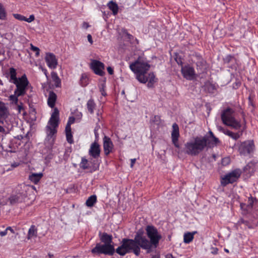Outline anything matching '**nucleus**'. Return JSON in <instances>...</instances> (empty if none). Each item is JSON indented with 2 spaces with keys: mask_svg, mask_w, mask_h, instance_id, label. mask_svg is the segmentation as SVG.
Instances as JSON below:
<instances>
[{
  "mask_svg": "<svg viewBox=\"0 0 258 258\" xmlns=\"http://www.w3.org/2000/svg\"><path fill=\"white\" fill-rule=\"evenodd\" d=\"M91 165H90L88 160L85 157H82L81 161L79 164L80 168L83 170H89L90 172H94L99 169L100 163L97 161L93 160L91 162Z\"/></svg>",
  "mask_w": 258,
  "mask_h": 258,
  "instance_id": "11",
  "label": "nucleus"
},
{
  "mask_svg": "<svg viewBox=\"0 0 258 258\" xmlns=\"http://www.w3.org/2000/svg\"><path fill=\"white\" fill-rule=\"evenodd\" d=\"M100 240L104 244H111L112 242V235H109L106 233H103L100 236Z\"/></svg>",
  "mask_w": 258,
  "mask_h": 258,
  "instance_id": "24",
  "label": "nucleus"
},
{
  "mask_svg": "<svg viewBox=\"0 0 258 258\" xmlns=\"http://www.w3.org/2000/svg\"><path fill=\"white\" fill-rule=\"evenodd\" d=\"M43 176L42 173H33L29 176V180L34 184H37Z\"/></svg>",
  "mask_w": 258,
  "mask_h": 258,
  "instance_id": "22",
  "label": "nucleus"
},
{
  "mask_svg": "<svg viewBox=\"0 0 258 258\" xmlns=\"http://www.w3.org/2000/svg\"><path fill=\"white\" fill-rule=\"evenodd\" d=\"M66 131V138L68 142L70 144H72L74 142L73 139V135L72 134V131L71 129L70 130V131L69 130L65 129Z\"/></svg>",
  "mask_w": 258,
  "mask_h": 258,
  "instance_id": "35",
  "label": "nucleus"
},
{
  "mask_svg": "<svg viewBox=\"0 0 258 258\" xmlns=\"http://www.w3.org/2000/svg\"><path fill=\"white\" fill-rule=\"evenodd\" d=\"M230 161H231L230 158L228 157H226L223 158L222 159L221 163H222V165H223V166H227L230 164Z\"/></svg>",
  "mask_w": 258,
  "mask_h": 258,
  "instance_id": "41",
  "label": "nucleus"
},
{
  "mask_svg": "<svg viewBox=\"0 0 258 258\" xmlns=\"http://www.w3.org/2000/svg\"><path fill=\"white\" fill-rule=\"evenodd\" d=\"M179 137V131L178 125L174 123L172 125V131L171 132L172 142L175 147L179 148L178 138Z\"/></svg>",
  "mask_w": 258,
  "mask_h": 258,
  "instance_id": "16",
  "label": "nucleus"
},
{
  "mask_svg": "<svg viewBox=\"0 0 258 258\" xmlns=\"http://www.w3.org/2000/svg\"><path fill=\"white\" fill-rule=\"evenodd\" d=\"M44 73L46 77L47 78L48 77V76H47V70L46 69L44 70Z\"/></svg>",
  "mask_w": 258,
  "mask_h": 258,
  "instance_id": "56",
  "label": "nucleus"
},
{
  "mask_svg": "<svg viewBox=\"0 0 258 258\" xmlns=\"http://www.w3.org/2000/svg\"><path fill=\"white\" fill-rule=\"evenodd\" d=\"M56 98L57 96L54 92L53 91H50L49 93L48 97L47 99V104L50 107L53 108L54 106Z\"/></svg>",
  "mask_w": 258,
  "mask_h": 258,
  "instance_id": "21",
  "label": "nucleus"
},
{
  "mask_svg": "<svg viewBox=\"0 0 258 258\" xmlns=\"http://www.w3.org/2000/svg\"><path fill=\"white\" fill-rule=\"evenodd\" d=\"M256 162L254 161H250L247 164V165L245 166V169H248L249 168H250L251 166H254L255 164H256Z\"/></svg>",
  "mask_w": 258,
  "mask_h": 258,
  "instance_id": "43",
  "label": "nucleus"
},
{
  "mask_svg": "<svg viewBox=\"0 0 258 258\" xmlns=\"http://www.w3.org/2000/svg\"><path fill=\"white\" fill-rule=\"evenodd\" d=\"M9 82L16 86L14 94L10 95L9 99L13 103L18 104V97L26 94L30 83L26 74L17 78L16 70L13 67L9 69Z\"/></svg>",
  "mask_w": 258,
  "mask_h": 258,
  "instance_id": "3",
  "label": "nucleus"
},
{
  "mask_svg": "<svg viewBox=\"0 0 258 258\" xmlns=\"http://www.w3.org/2000/svg\"><path fill=\"white\" fill-rule=\"evenodd\" d=\"M136 159L135 158L134 159H132L131 160V167H133L136 162Z\"/></svg>",
  "mask_w": 258,
  "mask_h": 258,
  "instance_id": "49",
  "label": "nucleus"
},
{
  "mask_svg": "<svg viewBox=\"0 0 258 258\" xmlns=\"http://www.w3.org/2000/svg\"><path fill=\"white\" fill-rule=\"evenodd\" d=\"M90 68L96 75L103 76L105 74L104 64L99 60H93L90 64Z\"/></svg>",
  "mask_w": 258,
  "mask_h": 258,
  "instance_id": "13",
  "label": "nucleus"
},
{
  "mask_svg": "<svg viewBox=\"0 0 258 258\" xmlns=\"http://www.w3.org/2000/svg\"><path fill=\"white\" fill-rule=\"evenodd\" d=\"M122 32L123 34L126 36L127 38L128 39V41L130 42L131 43L133 44H139V41L138 40L135 38L134 36H133L132 34L128 33L127 30L123 29L122 30Z\"/></svg>",
  "mask_w": 258,
  "mask_h": 258,
  "instance_id": "23",
  "label": "nucleus"
},
{
  "mask_svg": "<svg viewBox=\"0 0 258 258\" xmlns=\"http://www.w3.org/2000/svg\"><path fill=\"white\" fill-rule=\"evenodd\" d=\"M45 60L48 67L51 69H55L58 64L57 59L55 55L51 52L46 53Z\"/></svg>",
  "mask_w": 258,
  "mask_h": 258,
  "instance_id": "15",
  "label": "nucleus"
},
{
  "mask_svg": "<svg viewBox=\"0 0 258 258\" xmlns=\"http://www.w3.org/2000/svg\"><path fill=\"white\" fill-rule=\"evenodd\" d=\"M0 85L3 86V81L0 79Z\"/></svg>",
  "mask_w": 258,
  "mask_h": 258,
  "instance_id": "59",
  "label": "nucleus"
},
{
  "mask_svg": "<svg viewBox=\"0 0 258 258\" xmlns=\"http://www.w3.org/2000/svg\"><path fill=\"white\" fill-rule=\"evenodd\" d=\"M51 77L52 82L54 83L56 87H59L61 86V81L57 74L56 72H52L51 73Z\"/></svg>",
  "mask_w": 258,
  "mask_h": 258,
  "instance_id": "27",
  "label": "nucleus"
},
{
  "mask_svg": "<svg viewBox=\"0 0 258 258\" xmlns=\"http://www.w3.org/2000/svg\"><path fill=\"white\" fill-rule=\"evenodd\" d=\"M7 109L4 104L0 103V118L7 116Z\"/></svg>",
  "mask_w": 258,
  "mask_h": 258,
  "instance_id": "34",
  "label": "nucleus"
},
{
  "mask_svg": "<svg viewBox=\"0 0 258 258\" xmlns=\"http://www.w3.org/2000/svg\"><path fill=\"white\" fill-rule=\"evenodd\" d=\"M101 152L100 146L99 144L95 141L91 144L89 150V154L98 162V158L100 157Z\"/></svg>",
  "mask_w": 258,
  "mask_h": 258,
  "instance_id": "14",
  "label": "nucleus"
},
{
  "mask_svg": "<svg viewBox=\"0 0 258 258\" xmlns=\"http://www.w3.org/2000/svg\"><path fill=\"white\" fill-rule=\"evenodd\" d=\"M7 231H8V230H7V228L4 231H1L0 232V235L2 237H3V236L6 235L7 234Z\"/></svg>",
  "mask_w": 258,
  "mask_h": 258,
  "instance_id": "47",
  "label": "nucleus"
},
{
  "mask_svg": "<svg viewBox=\"0 0 258 258\" xmlns=\"http://www.w3.org/2000/svg\"><path fill=\"white\" fill-rule=\"evenodd\" d=\"M242 132H241L240 133H239V132H238V133H233V132H232L231 135H230V137L233 140H237V139L240 138V137L242 136Z\"/></svg>",
  "mask_w": 258,
  "mask_h": 258,
  "instance_id": "39",
  "label": "nucleus"
},
{
  "mask_svg": "<svg viewBox=\"0 0 258 258\" xmlns=\"http://www.w3.org/2000/svg\"><path fill=\"white\" fill-rule=\"evenodd\" d=\"M100 91L101 92V94L103 96H105L106 95L103 88L101 89Z\"/></svg>",
  "mask_w": 258,
  "mask_h": 258,
  "instance_id": "51",
  "label": "nucleus"
},
{
  "mask_svg": "<svg viewBox=\"0 0 258 258\" xmlns=\"http://www.w3.org/2000/svg\"><path fill=\"white\" fill-rule=\"evenodd\" d=\"M13 15L16 19L22 21H26L28 23H31L35 20V17L33 15H31L28 18H27L25 16L19 14H13Z\"/></svg>",
  "mask_w": 258,
  "mask_h": 258,
  "instance_id": "20",
  "label": "nucleus"
},
{
  "mask_svg": "<svg viewBox=\"0 0 258 258\" xmlns=\"http://www.w3.org/2000/svg\"><path fill=\"white\" fill-rule=\"evenodd\" d=\"M5 131L4 128L0 125V133L3 132Z\"/></svg>",
  "mask_w": 258,
  "mask_h": 258,
  "instance_id": "54",
  "label": "nucleus"
},
{
  "mask_svg": "<svg viewBox=\"0 0 258 258\" xmlns=\"http://www.w3.org/2000/svg\"><path fill=\"white\" fill-rule=\"evenodd\" d=\"M181 73L183 78L187 80H192L196 77L194 68L188 64L182 66Z\"/></svg>",
  "mask_w": 258,
  "mask_h": 258,
  "instance_id": "12",
  "label": "nucleus"
},
{
  "mask_svg": "<svg viewBox=\"0 0 258 258\" xmlns=\"http://www.w3.org/2000/svg\"><path fill=\"white\" fill-rule=\"evenodd\" d=\"M37 235V230L35 225H32L30 227L27 239H31L32 237H36Z\"/></svg>",
  "mask_w": 258,
  "mask_h": 258,
  "instance_id": "26",
  "label": "nucleus"
},
{
  "mask_svg": "<svg viewBox=\"0 0 258 258\" xmlns=\"http://www.w3.org/2000/svg\"><path fill=\"white\" fill-rule=\"evenodd\" d=\"M196 232L193 233L187 232L184 234L183 240L185 243H189L192 241L194 239V235Z\"/></svg>",
  "mask_w": 258,
  "mask_h": 258,
  "instance_id": "31",
  "label": "nucleus"
},
{
  "mask_svg": "<svg viewBox=\"0 0 258 258\" xmlns=\"http://www.w3.org/2000/svg\"><path fill=\"white\" fill-rule=\"evenodd\" d=\"M97 202V197L93 195L88 198L86 202V205L88 207H92Z\"/></svg>",
  "mask_w": 258,
  "mask_h": 258,
  "instance_id": "30",
  "label": "nucleus"
},
{
  "mask_svg": "<svg viewBox=\"0 0 258 258\" xmlns=\"http://www.w3.org/2000/svg\"><path fill=\"white\" fill-rule=\"evenodd\" d=\"M90 27V25H89V24L87 22H83V23L82 24V28H84V29H88L89 27Z\"/></svg>",
  "mask_w": 258,
  "mask_h": 258,
  "instance_id": "45",
  "label": "nucleus"
},
{
  "mask_svg": "<svg viewBox=\"0 0 258 258\" xmlns=\"http://www.w3.org/2000/svg\"><path fill=\"white\" fill-rule=\"evenodd\" d=\"M95 136H96V137H97V133H95Z\"/></svg>",
  "mask_w": 258,
  "mask_h": 258,
  "instance_id": "62",
  "label": "nucleus"
},
{
  "mask_svg": "<svg viewBox=\"0 0 258 258\" xmlns=\"http://www.w3.org/2000/svg\"><path fill=\"white\" fill-rule=\"evenodd\" d=\"M219 130L220 131L222 132L225 135L228 136L229 137L230 136V135H231V134L232 133V132L230 131V130H229L228 129H225L223 127H221V126L219 127Z\"/></svg>",
  "mask_w": 258,
  "mask_h": 258,
  "instance_id": "40",
  "label": "nucleus"
},
{
  "mask_svg": "<svg viewBox=\"0 0 258 258\" xmlns=\"http://www.w3.org/2000/svg\"><path fill=\"white\" fill-rule=\"evenodd\" d=\"M198 60L196 62L197 70L199 74L206 72L208 69V64L206 61L201 56H197Z\"/></svg>",
  "mask_w": 258,
  "mask_h": 258,
  "instance_id": "17",
  "label": "nucleus"
},
{
  "mask_svg": "<svg viewBox=\"0 0 258 258\" xmlns=\"http://www.w3.org/2000/svg\"><path fill=\"white\" fill-rule=\"evenodd\" d=\"M87 39H88V41L92 44L93 43V41L92 36L91 34H88L87 35Z\"/></svg>",
  "mask_w": 258,
  "mask_h": 258,
  "instance_id": "46",
  "label": "nucleus"
},
{
  "mask_svg": "<svg viewBox=\"0 0 258 258\" xmlns=\"http://www.w3.org/2000/svg\"><path fill=\"white\" fill-rule=\"evenodd\" d=\"M241 172L240 169H236L229 173L222 178L221 184L222 186H225L229 183H233L239 178Z\"/></svg>",
  "mask_w": 258,
  "mask_h": 258,
  "instance_id": "10",
  "label": "nucleus"
},
{
  "mask_svg": "<svg viewBox=\"0 0 258 258\" xmlns=\"http://www.w3.org/2000/svg\"><path fill=\"white\" fill-rule=\"evenodd\" d=\"M177 63H178V64H179V63H180V64H182V61H181V60H180V61H179V62L177 61Z\"/></svg>",
  "mask_w": 258,
  "mask_h": 258,
  "instance_id": "60",
  "label": "nucleus"
},
{
  "mask_svg": "<svg viewBox=\"0 0 258 258\" xmlns=\"http://www.w3.org/2000/svg\"><path fill=\"white\" fill-rule=\"evenodd\" d=\"M17 105V110L18 111V112L20 113L21 111L24 109L23 104L22 102H21L20 104H18Z\"/></svg>",
  "mask_w": 258,
  "mask_h": 258,
  "instance_id": "42",
  "label": "nucleus"
},
{
  "mask_svg": "<svg viewBox=\"0 0 258 258\" xmlns=\"http://www.w3.org/2000/svg\"><path fill=\"white\" fill-rule=\"evenodd\" d=\"M30 49L32 51L35 52L36 57L39 56L40 54V49L38 47L34 46L32 44H31Z\"/></svg>",
  "mask_w": 258,
  "mask_h": 258,
  "instance_id": "38",
  "label": "nucleus"
},
{
  "mask_svg": "<svg viewBox=\"0 0 258 258\" xmlns=\"http://www.w3.org/2000/svg\"><path fill=\"white\" fill-rule=\"evenodd\" d=\"M93 254H104L109 255H112L115 249L112 244H101L100 243H97L95 247L91 250ZM116 251V250H115Z\"/></svg>",
  "mask_w": 258,
  "mask_h": 258,
  "instance_id": "8",
  "label": "nucleus"
},
{
  "mask_svg": "<svg viewBox=\"0 0 258 258\" xmlns=\"http://www.w3.org/2000/svg\"><path fill=\"white\" fill-rule=\"evenodd\" d=\"M58 122L59 111L57 108H55L46 126V132L48 138H52L53 136L56 133V128L58 126Z\"/></svg>",
  "mask_w": 258,
  "mask_h": 258,
  "instance_id": "7",
  "label": "nucleus"
},
{
  "mask_svg": "<svg viewBox=\"0 0 258 258\" xmlns=\"http://www.w3.org/2000/svg\"><path fill=\"white\" fill-rule=\"evenodd\" d=\"M144 78L147 80L145 83L148 82L147 87L148 88H152L154 86V84L157 81L155 75L153 73H150L148 75V77L146 75H144Z\"/></svg>",
  "mask_w": 258,
  "mask_h": 258,
  "instance_id": "19",
  "label": "nucleus"
},
{
  "mask_svg": "<svg viewBox=\"0 0 258 258\" xmlns=\"http://www.w3.org/2000/svg\"><path fill=\"white\" fill-rule=\"evenodd\" d=\"M151 258H159V255H153L152 256Z\"/></svg>",
  "mask_w": 258,
  "mask_h": 258,
  "instance_id": "55",
  "label": "nucleus"
},
{
  "mask_svg": "<svg viewBox=\"0 0 258 258\" xmlns=\"http://www.w3.org/2000/svg\"><path fill=\"white\" fill-rule=\"evenodd\" d=\"M212 249H213V250H212V252H212V253H213V254H217V253H218V248H216V247H215V248L213 247V248H212Z\"/></svg>",
  "mask_w": 258,
  "mask_h": 258,
  "instance_id": "48",
  "label": "nucleus"
},
{
  "mask_svg": "<svg viewBox=\"0 0 258 258\" xmlns=\"http://www.w3.org/2000/svg\"><path fill=\"white\" fill-rule=\"evenodd\" d=\"M89 83V78L88 75L85 74H82L80 80V84L82 87L86 86Z\"/></svg>",
  "mask_w": 258,
  "mask_h": 258,
  "instance_id": "32",
  "label": "nucleus"
},
{
  "mask_svg": "<svg viewBox=\"0 0 258 258\" xmlns=\"http://www.w3.org/2000/svg\"><path fill=\"white\" fill-rule=\"evenodd\" d=\"M7 230H10L11 231V233H15V231L14 230V229L10 226H9L7 228Z\"/></svg>",
  "mask_w": 258,
  "mask_h": 258,
  "instance_id": "50",
  "label": "nucleus"
},
{
  "mask_svg": "<svg viewBox=\"0 0 258 258\" xmlns=\"http://www.w3.org/2000/svg\"><path fill=\"white\" fill-rule=\"evenodd\" d=\"M36 190V187L34 185H26L25 184L21 185L20 189L15 195H12L9 201L11 204L14 205L17 203L24 202L28 195L33 193Z\"/></svg>",
  "mask_w": 258,
  "mask_h": 258,
  "instance_id": "5",
  "label": "nucleus"
},
{
  "mask_svg": "<svg viewBox=\"0 0 258 258\" xmlns=\"http://www.w3.org/2000/svg\"><path fill=\"white\" fill-rule=\"evenodd\" d=\"M233 60H235V57L232 55H227L223 58V61L224 63H229Z\"/></svg>",
  "mask_w": 258,
  "mask_h": 258,
  "instance_id": "36",
  "label": "nucleus"
},
{
  "mask_svg": "<svg viewBox=\"0 0 258 258\" xmlns=\"http://www.w3.org/2000/svg\"><path fill=\"white\" fill-rule=\"evenodd\" d=\"M87 107L88 111L91 114H93L96 107V104L93 99H89L87 103Z\"/></svg>",
  "mask_w": 258,
  "mask_h": 258,
  "instance_id": "29",
  "label": "nucleus"
},
{
  "mask_svg": "<svg viewBox=\"0 0 258 258\" xmlns=\"http://www.w3.org/2000/svg\"><path fill=\"white\" fill-rule=\"evenodd\" d=\"M166 258H174L171 254H168L166 255Z\"/></svg>",
  "mask_w": 258,
  "mask_h": 258,
  "instance_id": "52",
  "label": "nucleus"
},
{
  "mask_svg": "<svg viewBox=\"0 0 258 258\" xmlns=\"http://www.w3.org/2000/svg\"><path fill=\"white\" fill-rule=\"evenodd\" d=\"M224 250L227 252H229V250L227 249H225Z\"/></svg>",
  "mask_w": 258,
  "mask_h": 258,
  "instance_id": "61",
  "label": "nucleus"
},
{
  "mask_svg": "<svg viewBox=\"0 0 258 258\" xmlns=\"http://www.w3.org/2000/svg\"><path fill=\"white\" fill-rule=\"evenodd\" d=\"M103 140L104 154L106 155H108L111 152H112L114 146L110 138L108 137L105 136L103 139Z\"/></svg>",
  "mask_w": 258,
  "mask_h": 258,
  "instance_id": "18",
  "label": "nucleus"
},
{
  "mask_svg": "<svg viewBox=\"0 0 258 258\" xmlns=\"http://www.w3.org/2000/svg\"><path fill=\"white\" fill-rule=\"evenodd\" d=\"M107 6L108 8L112 12L113 15H116L118 13V7L117 4L113 1H110L108 4Z\"/></svg>",
  "mask_w": 258,
  "mask_h": 258,
  "instance_id": "28",
  "label": "nucleus"
},
{
  "mask_svg": "<svg viewBox=\"0 0 258 258\" xmlns=\"http://www.w3.org/2000/svg\"><path fill=\"white\" fill-rule=\"evenodd\" d=\"M238 147V151L241 155L246 156L251 152L254 149V144L252 140H247L236 145Z\"/></svg>",
  "mask_w": 258,
  "mask_h": 258,
  "instance_id": "9",
  "label": "nucleus"
},
{
  "mask_svg": "<svg viewBox=\"0 0 258 258\" xmlns=\"http://www.w3.org/2000/svg\"><path fill=\"white\" fill-rule=\"evenodd\" d=\"M75 120V119L74 117H73V116L70 117L69 118V120L68 121V122L66 125L65 129H67V130H69V131H70V130L71 129V125L72 124L74 123Z\"/></svg>",
  "mask_w": 258,
  "mask_h": 258,
  "instance_id": "37",
  "label": "nucleus"
},
{
  "mask_svg": "<svg viewBox=\"0 0 258 258\" xmlns=\"http://www.w3.org/2000/svg\"><path fill=\"white\" fill-rule=\"evenodd\" d=\"M48 256L50 258H52L53 257V255L50 253H48Z\"/></svg>",
  "mask_w": 258,
  "mask_h": 258,
  "instance_id": "58",
  "label": "nucleus"
},
{
  "mask_svg": "<svg viewBox=\"0 0 258 258\" xmlns=\"http://www.w3.org/2000/svg\"><path fill=\"white\" fill-rule=\"evenodd\" d=\"M150 68L148 61L144 56H139L136 60L130 64V69L136 75V79L144 84L147 81L144 78V75H146Z\"/></svg>",
  "mask_w": 258,
  "mask_h": 258,
  "instance_id": "4",
  "label": "nucleus"
},
{
  "mask_svg": "<svg viewBox=\"0 0 258 258\" xmlns=\"http://www.w3.org/2000/svg\"><path fill=\"white\" fill-rule=\"evenodd\" d=\"M107 71L108 73H109V74H110V75H112L113 74V72H114L113 69L112 68H111V67H108L107 68Z\"/></svg>",
  "mask_w": 258,
  "mask_h": 258,
  "instance_id": "44",
  "label": "nucleus"
},
{
  "mask_svg": "<svg viewBox=\"0 0 258 258\" xmlns=\"http://www.w3.org/2000/svg\"><path fill=\"white\" fill-rule=\"evenodd\" d=\"M7 19V12L2 4L0 3V20H5Z\"/></svg>",
  "mask_w": 258,
  "mask_h": 258,
  "instance_id": "33",
  "label": "nucleus"
},
{
  "mask_svg": "<svg viewBox=\"0 0 258 258\" xmlns=\"http://www.w3.org/2000/svg\"><path fill=\"white\" fill-rule=\"evenodd\" d=\"M203 87L206 91L210 93H213L214 91L216 90L215 85L210 81L206 82Z\"/></svg>",
  "mask_w": 258,
  "mask_h": 258,
  "instance_id": "25",
  "label": "nucleus"
},
{
  "mask_svg": "<svg viewBox=\"0 0 258 258\" xmlns=\"http://www.w3.org/2000/svg\"><path fill=\"white\" fill-rule=\"evenodd\" d=\"M97 115L98 116V121H100V118H99L100 113H99V112L97 113Z\"/></svg>",
  "mask_w": 258,
  "mask_h": 258,
  "instance_id": "57",
  "label": "nucleus"
},
{
  "mask_svg": "<svg viewBox=\"0 0 258 258\" xmlns=\"http://www.w3.org/2000/svg\"><path fill=\"white\" fill-rule=\"evenodd\" d=\"M18 165H19V164L16 163H14V164H12V167H17Z\"/></svg>",
  "mask_w": 258,
  "mask_h": 258,
  "instance_id": "53",
  "label": "nucleus"
},
{
  "mask_svg": "<svg viewBox=\"0 0 258 258\" xmlns=\"http://www.w3.org/2000/svg\"><path fill=\"white\" fill-rule=\"evenodd\" d=\"M234 114V109L227 107L221 112V120L224 124L234 130H239L241 127V124L239 121L235 119Z\"/></svg>",
  "mask_w": 258,
  "mask_h": 258,
  "instance_id": "6",
  "label": "nucleus"
},
{
  "mask_svg": "<svg viewBox=\"0 0 258 258\" xmlns=\"http://www.w3.org/2000/svg\"><path fill=\"white\" fill-rule=\"evenodd\" d=\"M209 135L203 137H196L193 140L187 142L184 144L185 153L189 155L197 156L208 146L213 147L219 142V139L216 138L213 132H209Z\"/></svg>",
  "mask_w": 258,
  "mask_h": 258,
  "instance_id": "2",
  "label": "nucleus"
},
{
  "mask_svg": "<svg viewBox=\"0 0 258 258\" xmlns=\"http://www.w3.org/2000/svg\"><path fill=\"white\" fill-rule=\"evenodd\" d=\"M146 232L148 239L140 231L136 233L134 239H122L121 245L116 249V252L120 256L133 252L137 256L140 255L141 248L146 250L148 253L151 252L158 246L162 235L153 225L147 226Z\"/></svg>",
  "mask_w": 258,
  "mask_h": 258,
  "instance_id": "1",
  "label": "nucleus"
}]
</instances>
